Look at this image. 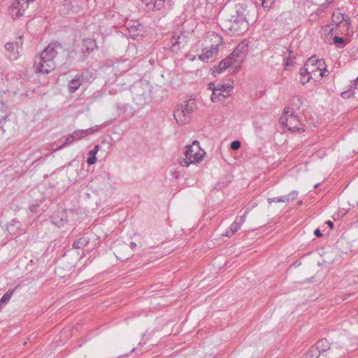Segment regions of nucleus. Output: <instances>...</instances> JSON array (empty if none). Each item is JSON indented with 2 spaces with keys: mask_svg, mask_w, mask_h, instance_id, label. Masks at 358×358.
I'll use <instances>...</instances> for the list:
<instances>
[{
  "mask_svg": "<svg viewBox=\"0 0 358 358\" xmlns=\"http://www.w3.org/2000/svg\"><path fill=\"white\" fill-rule=\"evenodd\" d=\"M246 12L247 5L242 2L224 8L220 25L222 30L230 36H239L245 32L248 29Z\"/></svg>",
  "mask_w": 358,
  "mask_h": 358,
  "instance_id": "obj_1",
  "label": "nucleus"
},
{
  "mask_svg": "<svg viewBox=\"0 0 358 358\" xmlns=\"http://www.w3.org/2000/svg\"><path fill=\"white\" fill-rule=\"evenodd\" d=\"M62 48L61 44L58 42L50 43L39 56L35 57L34 64L35 71L46 74L53 71L56 67L55 59L58 54V49Z\"/></svg>",
  "mask_w": 358,
  "mask_h": 358,
  "instance_id": "obj_2",
  "label": "nucleus"
},
{
  "mask_svg": "<svg viewBox=\"0 0 358 358\" xmlns=\"http://www.w3.org/2000/svg\"><path fill=\"white\" fill-rule=\"evenodd\" d=\"M196 108L195 99H189L184 101L173 111V116L176 122L180 125L189 122L192 119V114Z\"/></svg>",
  "mask_w": 358,
  "mask_h": 358,
  "instance_id": "obj_3",
  "label": "nucleus"
},
{
  "mask_svg": "<svg viewBox=\"0 0 358 358\" xmlns=\"http://www.w3.org/2000/svg\"><path fill=\"white\" fill-rule=\"evenodd\" d=\"M185 152V157L180 162V164L182 166H188L190 164L201 161L206 152L201 150L198 141H193L190 145H187Z\"/></svg>",
  "mask_w": 358,
  "mask_h": 358,
  "instance_id": "obj_4",
  "label": "nucleus"
},
{
  "mask_svg": "<svg viewBox=\"0 0 358 358\" xmlns=\"http://www.w3.org/2000/svg\"><path fill=\"white\" fill-rule=\"evenodd\" d=\"M280 123L288 130L292 131H304L301 123V119L298 113H290L288 109H284V112L279 119Z\"/></svg>",
  "mask_w": 358,
  "mask_h": 358,
  "instance_id": "obj_5",
  "label": "nucleus"
},
{
  "mask_svg": "<svg viewBox=\"0 0 358 358\" xmlns=\"http://www.w3.org/2000/svg\"><path fill=\"white\" fill-rule=\"evenodd\" d=\"M36 0H15L8 8L10 15L13 18L22 16L29 6L34 7Z\"/></svg>",
  "mask_w": 358,
  "mask_h": 358,
  "instance_id": "obj_6",
  "label": "nucleus"
},
{
  "mask_svg": "<svg viewBox=\"0 0 358 358\" xmlns=\"http://www.w3.org/2000/svg\"><path fill=\"white\" fill-rule=\"evenodd\" d=\"M325 64L324 60L322 59H317L315 56L310 57L303 67L301 71L304 73L308 72L311 76H315L317 72L321 69V67Z\"/></svg>",
  "mask_w": 358,
  "mask_h": 358,
  "instance_id": "obj_7",
  "label": "nucleus"
},
{
  "mask_svg": "<svg viewBox=\"0 0 358 358\" xmlns=\"http://www.w3.org/2000/svg\"><path fill=\"white\" fill-rule=\"evenodd\" d=\"M248 51V44L241 42L234 50V51L228 56L229 59L239 66L243 61Z\"/></svg>",
  "mask_w": 358,
  "mask_h": 358,
  "instance_id": "obj_8",
  "label": "nucleus"
},
{
  "mask_svg": "<svg viewBox=\"0 0 358 358\" xmlns=\"http://www.w3.org/2000/svg\"><path fill=\"white\" fill-rule=\"evenodd\" d=\"M333 22L336 24L337 27L342 28L345 34L348 33L350 27V17L348 15L342 13L340 10L334 12L332 15Z\"/></svg>",
  "mask_w": 358,
  "mask_h": 358,
  "instance_id": "obj_9",
  "label": "nucleus"
},
{
  "mask_svg": "<svg viewBox=\"0 0 358 358\" xmlns=\"http://www.w3.org/2000/svg\"><path fill=\"white\" fill-rule=\"evenodd\" d=\"M91 78V73L85 72L81 74H77L68 84L69 92L70 93H74L78 90L83 81L87 80L88 82Z\"/></svg>",
  "mask_w": 358,
  "mask_h": 358,
  "instance_id": "obj_10",
  "label": "nucleus"
},
{
  "mask_svg": "<svg viewBox=\"0 0 358 358\" xmlns=\"http://www.w3.org/2000/svg\"><path fill=\"white\" fill-rule=\"evenodd\" d=\"M142 1L148 10L157 11L165 6L166 0H142Z\"/></svg>",
  "mask_w": 358,
  "mask_h": 358,
  "instance_id": "obj_11",
  "label": "nucleus"
},
{
  "mask_svg": "<svg viewBox=\"0 0 358 358\" xmlns=\"http://www.w3.org/2000/svg\"><path fill=\"white\" fill-rule=\"evenodd\" d=\"M100 129L99 126H96L87 129H80L75 131L71 134V138L75 141L80 140L85 136L92 134L94 131H98Z\"/></svg>",
  "mask_w": 358,
  "mask_h": 358,
  "instance_id": "obj_12",
  "label": "nucleus"
},
{
  "mask_svg": "<svg viewBox=\"0 0 358 358\" xmlns=\"http://www.w3.org/2000/svg\"><path fill=\"white\" fill-rule=\"evenodd\" d=\"M96 47V44L94 40L92 38L83 39L81 50L84 57H86L91 52H92Z\"/></svg>",
  "mask_w": 358,
  "mask_h": 358,
  "instance_id": "obj_13",
  "label": "nucleus"
},
{
  "mask_svg": "<svg viewBox=\"0 0 358 358\" xmlns=\"http://www.w3.org/2000/svg\"><path fill=\"white\" fill-rule=\"evenodd\" d=\"M218 45L219 44L211 45L210 49H203L202 53L199 56V58L203 62H207L209 59L218 53Z\"/></svg>",
  "mask_w": 358,
  "mask_h": 358,
  "instance_id": "obj_14",
  "label": "nucleus"
},
{
  "mask_svg": "<svg viewBox=\"0 0 358 358\" xmlns=\"http://www.w3.org/2000/svg\"><path fill=\"white\" fill-rule=\"evenodd\" d=\"M303 99L299 96H294L291 101L290 105L285 107V109H288L290 113H298L303 105Z\"/></svg>",
  "mask_w": 358,
  "mask_h": 358,
  "instance_id": "obj_15",
  "label": "nucleus"
},
{
  "mask_svg": "<svg viewBox=\"0 0 358 358\" xmlns=\"http://www.w3.org/2000/svg\"><path fill=\"white\" fill-rule=\"evenodd\" d=\"M209 89L222 92L223 94H227V95H230V92L233 87L230 85L220 83L216 85H215L213 83H210Z\"/></svg>",
  "mask_w": 358,
  "mask_h": 358,
  "instance_id": "obj_16",
  "label": "nucleus"
},
{
  "mask_svg": "<svg viewBox=\"0 0 358 358\" xmlns=\"http://www.w3.org/2000/svg\"><path fill=\"white\" fill-rule=\"evenodd\" d=\"M5 48L8 52L7 57L10 60H15L18 58V50L16 48L14 43H7Z\"/></svg>",
  "mask_w": 358,
  "mask_h": 358,
  "instance_id": "obj_17",
  "label": "nucleus"
},
{
  "mask_svg": "<svg viewBox=\"0 0 358 358\" xmlns=\"http://www.w3.org/2000/svg\"><path fill=\"white\" fill-rule=\"evenodd\" d=\"M234 64L229 57H227L226 59L222 60L217 67L213 71V74L214 73H220L223 72L224 70L227 69L229 66Z\"/></svg>",
  "mask_w": 358,
  "mask_h": 358,
  "instance_id": "obj_18",
  "label": "nucleus"
},
{
  "mask_svg": "<svg viewBox=\"0 0 358 358\" xmlns=\"http://www.w3.org/2000/svg\"><path fill=\"white\" fill-rule=\"evenodd\" d=\"M314 346L317 348V350L322 354L330 348V343L326 338H322L318 341Z\"/></svg>",
  "mask_w": 358,
  "mask_h": 358,
  "instance_id": "obj_19",
  "label": "nucleus"
},
{
  "mask_svg": "<svg viewBox=\"0 0 358 358\" xmlns=\"http://www.w3.org/2000/svg\"><path fill=\"white\" fill-rule=\"evenodd\" d=\"M99 150V145H96L94 147V148L90 150L88 153L89 157L87 159V163L89 165H92L96 163V155L98 152Z\"/></svg>",
  "mask_w": 358,
  "mask_h": 358,
  "instance_id": "obj_20",
  "label": "nucleus"
},
{
  "mask_svg": "<svg viewBox=\"0 0 358 358\" xmlns=\"http://www.w3.org/2000/svg\"><path fill=\"white\" fill-rule=\"evenodd\" d=\"M241 228V226L237 224L235 221L231 224L229 228L226 230V232L224 234H223L225 236L231 237L236 232H237Z\"/></svg>",
  "mask_w": 358,
  "mask_h": 358,
  "instance_id": "obj_21",
  "label": "nucleus"
},
{
  "mask_svg": "<svg viewBox=\"0 0 358 358\" xmlns=\"http://www.w3.org/2000/svg\"><path fill=\"white\" fill-rule=\"evenodd\" d=\"M320 352L314 345L310 348L304 355V358H318Z\"/></svg>",
  "mask_w": 358,
  "mask_h": 358,
  "instance_id": "obj_22",
  "label": "nucleus"
},
{
  "mask_svg": "<svg viewBox=\"0 0 358 358\" xmlns=\"http://www.w3.org/2000/svg\"><path fill=\"white\" fill-rule=\"evenodd\" d=\"M229 95H227V94H223L222 92L213 90V94L211 95V100L213 102L223 101Z\"/></svg>",
  "mask_w": 358,
  "mask_h": 358,
  "instance_id": "obj_23",
  "label": "nucleus"
},
{
  "mask_svg": "<svg viewBox=\"0 0 358 358\" xmlns=\"http://www.w3.org/2000/svg\"><path fill=\"white\" fill-rule=\"evenodd\" d=\"M333 43L338 48H343L347 44V42L345 41V39L338 36H334Z\"/></svg>",
  "mask_w": 358,
  "mask_h": 358,
  "instance_id": "obj_24",
  "label": "nucleus"
},
{
  "mask_svg": "<svg viewBox=\"0 0 358 358\" xmlns=\"http://www.w3.org/2000/svg\"><path fill=\"white\" fill-rule=\"evenodd\" d=\"M90 243V238L87 236H83L80 237L78 241H74L72 246H86Z\"/></svg>",
  "mask_w": 358,
  "mask_h": 358,
  "instance_id": "obj_25",
  "label": "nucleus"
},
{
  "mask_svg": "<svg viewBox=\"0 0 358 358\" xmlns=\"http://www.w3.org/2000/svg\"><path fill=\"white\" fill-rule=\"evenodd\" d=\"M287 52L289 53L288 56L287 57H285V58L284 59L285 63V70H289V66H292L293 65V63H294V57H292L290 56L291 53L292 52V50L290 48H288L287 50Z\"/></svg>",
  "mask_w": 358,
  "mask_h": 358,
  "instance_id": "obj_26",
  "label": "nucleus"
},
{
  "mask_svg": "<svg viewBox=\"0 0 358 358\" xmlns=\"http://www.w3.org/2000/svg\"><path fill=\"white\" fill-rule=\"evenodd\" d=\"M299 74L301 76L300 83L302 85H305L306 83L309 82L310 78H312V76L308 72H307V73H304L303 72H302L301 68L300 69Z\"/></svg>",
  "mask_w": 358,
  "mask_h": 358,
  "instance_id": "obj_27",
  "label": "nucleus"
},
{
  "mask_svg": "<svg viewBox=\"0 0 358 358\" xmlns=\"http://www.w3.org/2000/svg\"><path fill=\"white\" fill-rule=\"evenodd\" d=\"M171 43H172L171 50L173 52H177V50H178V48H177V47L180 43V36L176 37L175 36H173L171 39Z\"/></svg>",
  "mask_w": 358,
  "mask_h": 358,
  "instance_id": "obj_28",
  "label": "nucleus"
},
{
  "mask_svg": "<svg viewBox=\"0 0 358 358\" xmlns=\"http://www.w3.org/2000/svg\"><path fill=\"white\" fill-rule=\"evenodd\" d=\"M261 4L264 9L268 10L273 5L275 0H260Z\"/></svg>",
  "mask_w": 358,
  "mask_h": 358,
  "instance_id": "obj_29",
  "label": "nucleus"
},
{
  "mask_svg": "<svg viewBox=\"0 0 358 358\" xmlns=\"http://www.w3.org/2000/svg\"><path fill=\"white\" fill-rule=\"evenodd\" d=\"M58 215V217L60 218L61 220V226L63 227L66 223H67V216H66V211H62V212H58V213H56Z\"/></svg>",
  "mask_w": 358,
  "mask_h": 358,
  "instance_id": "obj_30",
  "label": "nucleus"
},
{
  "mask_svg": "<svg viewBox=\"0 0 358 358\" xmlns=\"http://www.w3.org/2000/svg\"><path fill=\"white\" fill-rule=\"evenodd\" d=\"M74 141H75L74 139L71 138V135H69V136L66 138V139L65 140V141H64V142L61 145H59V146L57 148V150H60V149H62V148H64L66 145H69V144H70V143H73Z\"/></svg>",
  "mask_w": 358,
  "mask_h": 358,
  "instance_id": "obj_31",
  "label": "nucleus"
},
{
  "mask_svg": "<svg viewBox=\"0 0 358 358\" xmlns=\"http://www.w3.org/2000/svg\"><path fill=\"white\" fill-rule=\"evenodd\" d=\"M61 220L58 217L57 213H55L52 217V222L55 224L56 226L61 227Z\"/></svg>",
  "mask_w": 358,
  "mask_h": 358,
  "instance_id": "obj_32",
  "label": "nucleus"
},
{
  "mask_svg": "<svg viewBox=\"0 0 358 358\" xmlns=\"http://www.w3.org/2000/svg\"><path fill=\"white\" fill-rule=\"evenodd\" d=\"M241 143L240 141L236 140L231 143L230 148L233 150H236L241 148Z\"/></svg>",
  "mask_w": 358,
  "mask_h": 358,
  "instance_id": "obj_33",
  "label": "nucleus"
},
{
  "mask_svg": "<svg viewBox=\"0 0 358 358\" xmlns=\"http://www.w3.org/2000/svg\"><path fill=\"white\" fill-rule=\"evenodd\" d=\"M245 217H246V212L241 216L236 217L235 219V222L238 224L240 226L243 224V223L245 221Z\"/></svg>",
  "mask_w": 358,
  "mask_h": 358,
  "instance_id": "obj_34",
  "label": "nucleus"
},
{
  "mask_svg": "<svg viewBox=\"0 0 358 358\" xmlns=\"http://www.w3.org/2000/svg\"><path fill=\"white\" fill-rule=\"evenodd\" d=\"M329 74V71L326 69V66L321 67V69L319 70V75L320 77H325Z\"/></svg>",
  "mask_w": 358,
  "mask_h": 358,
  "instance_id": "obj_35",
  "label": "nucleus"
},
{
  "mask_svg": "<svg viewBox=\"0 0 358 358\" xmlns=\"http://www.w3.org/2000/svg\"><path fill=\"white\" fill-rule=\"evenodd\" d=\"M298 192L297 191H292L289 194L287 195V197L289 198V202L291 201H294L296 199L298 196Z\"/></svg>",
  "mask_w": 358,
  "mask_h": 358,
  "instance_id": "obj_36",
  "label": "nucleus"
},
{
  "mask_svg": "<svg viewBox=\"0 0 358 358\" xmlns=\"http://www.w3.org/2000/svg\"><path fill=\"white\" fill-rule=\"evenodd\" d=\"M141 24H137L136 25H133L130 27V29H129V33L130 34H131L132 33H134L136 31L138 30L140 27H141ZM136 34H134V36H135Z\"/></svg>",
  "mask_w": 358,
  "mask_h": 358,
  "instance_id": "obj_37",
  "label": "nucleus"
},
{
  "mask_svg": "<svg viewBox=\"0 0 358 358\" xmlns=\"http://www.w3.org/2000/svg\"><path fill=\"white\" fill-rule=\"evenodd\" d=\"M277 201L278 202L286 203V202H289V198L287 197V195L281 196L278 197Z\"/></svg>",
  "mask_w": 358,
  "mask_h": 358,
  "instance_id": "obj_38",
  "label": "nucleus"
},
{
  "mask_svg": "<svg viewBox=\"0 0 358 358\" xmlns=\"http://www.w3.org/2000/svg\"><path fill=\"white\" fill-rule=\"evenodd\" d=\"M14 44L15 45V47L18 50L19 48H22V37L20 36L19 38V40L17 41H15L14 43Z\"/></svg>",
  "mask_w": 358,
  "mask_h": 358,
  "instance_id": "obj_39",
  "label": "nucleus"
},
{
  "mask_svg": "<svg viewBox=\"0 0 358 358\" xmlns=\"http://www.w3.org/2000/svg\"><path fill=\"white\" fill-rule=\"evenodd\" d=\"M117 254H116V255H116V257H117L118 259L121 260V261H125V260H127V259H129V257H127V256H122V257L120 256V252H119V251H118V252H117Z\"/></svg>",
  "mask_w": 358,
  "mask_h": 358,
  "instance_id": "obj_40",
  "label": "nucleus"
},
{
  "mask_svg": "<svg viewBox=\"0 0 358 358\" xmlns=\"http://www.w3.org/2000/svg\"><path fill=\"white\" fill-rule=\"evenodd\" d=\"M314 234L317 236V237H321L322 236L320 229H316L315 231H314Z\"/></svg>",
  "mask_w": 358,
  "mask_h": 358,
  "instance_id": "obj_41",
  "label": "nucleus"
},
{
  "mask_svg": "<svg viewBox=\"0 0 358 358\" xmlns=\"http://www.w3.org/2000/svg\"><path fill=\"white\" fill-rule=\"evenodd\" d=\"M326 224H327V226L331 229H332L334 228V223L333 222H331V220H327L326 222Z\"/></svg>",
  "mask_w": 358,
  "mask_h": 358,
  "instance_id": "obj_42",
  "label": "nucleus"
},
{
  "mask_svg": "<svg viewBox=\"0 0 358 358\" xmlns=\"http://www.w3.org/2000/svg\"><path fill=\"white\" fill-rule=\"evenodd\" d=\"M277 199H278V197L268 198V202L269 203H274V202H278L277 201Z\"/></svg>",
  "mask_w": 358,
  "mask_h": 358,
  "instance_id": "obj_43",
  "label": "nucleus"
},
{
  "mask_svg": "<svg viewBox=\"0 0 358 358\" xmlns=\"http://www.w3.org/2000/svg\"><path fill=\"white\" fill-rule=\"evenodd\" d=\"M314 277H311L310 278H306L304 282H311L313 281Z\"/></svg>",
  "mask_w": 358,
  "mask_h": 358,
  "instance_id": "obj_44",
  "label": "nucleus"
},
{
  "mask_svg": "<svg viewBox=\"0 0 358 358\" xmlns=\"http://www.w3.org/2000/svg\"><path fill=\"white\" fill-rule=\"evenodd\" d=\"M215 38L218 39L219 43H222V38L220 36H215Z\"/></svg>",
  "mask_w": 358,
  "mask_h": 358,
  "instance_id": "obj_45",
  "label": "nucleus"
},
{
  "mask_svg": "<svg viewBox=\"0 0 358 358\" xmlns=\"http://www.w3.org/2000/svg\"><path fill=\"white\" fill-rule=\"evenodd\" d=\"M130 246H136V244L134 242H131Z\"/></svg>",
  "mask_w": 358,
  "mask_h": 358,
  "instance_id": "obj_46",
  "label": "nucleus"
},
{
  "mask_svg": "<svg viewBox=\"0 0 358 358\" xmlns=\"http://www.w3.org/2000/svg\"><path fill=\"white\" fill-rule=\"evenodd\" d=\"M347 94V92H342V96H343V94Z\"/></svg>",
  "mask_w": 358,
  "mask_h": 358,
  "instance_id": "obj_47",
  "label": "nucleus"
},
{
  "mask_svg": "<svg viewBox=\"0 0 358 358\" xmlns=\"http://www.w3.org/2000/svg\"><path fill=\"white\" fill-rule=\"evenodd\" d=\"M357 80V81H358V76H357V80Z\"/></svg>",
  "mask_w": 358,
  "mask_h": 358,
  "instance_id": "obj_48",
  "label": "nucleus"
}]
</instances>
